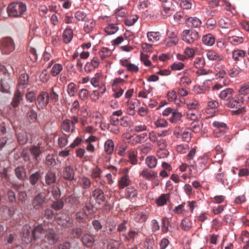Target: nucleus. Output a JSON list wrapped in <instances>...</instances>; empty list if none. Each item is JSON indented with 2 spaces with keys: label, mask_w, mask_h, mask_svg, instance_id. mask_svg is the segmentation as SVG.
Here are the masks:
<instances>
[{
  "label": "nucleus",
  "mask_w": 249,
  "mask_h": 249,
  "mask_svg": "<svg viewBox=\"0 0 249 249\" xmlns=\"http://www.w3.org/2000/svg\"><path fill=\"white\" fill-rule=\"evenodd\" d=\"M245 101L243 97L240 99L237 97L233 98V96L226 103L225 106L231 108L236 109L231 111L232 115H239L244 113L246 111V107L245 106Z\"/></svg>",
  "instance_id": "1"
},
{
  "label": "nucleus",
  "mask_w": 249,
  "mask_h": 249,
  "mask_svg": "<svg viewBox=\"0 0 249 249\" xmlns=\"http://www.w3.org/2000/svg\"><path fill=\"white\" fill-rule=\"evenodd\" d=\"M27 10L26 6L22 2H13L7 7V13L10 17H22Z\"/></svg>",
  "instance_id": "2"
},
{
  "label": "nucleus",
  "mask_w": 249,
  "mask_h": 249,
  "mask_svg": "<svg viewBox=\"0 0 249 249\" xmlns=\"http://www.w3.org/2000/svg\"><path fill=\"white\" fill-rule=\"evenodd\" d=\"M47 201L45 195L42 193H39L32 199L31 206L33 210L40 211L44 208Z\"/></svg>",
  "instance_id": "3"
},
{
  "label": "nucleus",
  "mask_w": 249,
  "mask_h": 249,
  "mask_svg": "<svg viewBox=\"0 0 249 249\" xmlns=\"http://www.w3.org/2000/svg\"><path fill=\"white\" fill-rule=\"evenodd\" d=\"M15 48V44L12 38L6 37L0 40V50L3 54H9Z\"/></svg>",
  "instance_id": "4"
},
{
  "label": "nucleus",
  "mask_w": 249,
  "mask_h": 249,
  "mask_svg": "<svg viewBox=\"0 0 249 249\" xmlns=\"http://www.w3.org/2000/svg\"><path fill=\"white\" fill-rule=\"evenodd\" d=\"M50 99L49 94L47 91H42L37 95L36 104L38 109L44 108L49 103Z\"/></svg>",
  "instance_id": "5"
},
{
  "label": "nucleus",
  "mask_w": 249,
  "mask_h": 249,
  "mask_svg": "<svg viewBox=\"0 0 249 249\" xmlns=\"http://www.w3.org/2000/svg\"><path fill=\"white\" fill-rule=\"evenodd\" d=\"M199 37L197 32L194 30H185L182 34V40L188 43H193Z\"/></svg>",
  "instance_id": "6"
},
{
  "label": "nucleus",
  "mask_w": 249,
  "mask_h": 249,
  "mask_svg": "<svg viewBox=\"0 0 249 249\" xmlns=\"http://www.w3.org/2000/svg\"><path fill=\"white\" fill-rule=\"evenodd\" d=\"M90 83L94 87L102 89L101 91L102 94L106 92V88L103 82V77L101 73H96L91 79Z\"/></svg>",
  "instance_id": "7"
},
{
  "label": "nucleus",
  "mask_w": 249,
  "mask_h": 249,
  "mask_svg": "<svg viewBox=\"0 0 249 249\" xmlns=\"http://www.w3.org/2000/svg\"><path fill=\"white\" fill-rule=\"evenodd\" d=\"M32 230L33 228L28 224H26L22 227L21 236L23 241L27 243L32 240Z\"/></svg>",
  "instance_id": "8"
},
{
  "label": "nucleus",
  "mask_w": 249,
  "mask_h": 249,
  "mask_svg": "<svg viewBox=\"0 0 249 249\" xmlns=\"http://www.w3.org/2000/svg\"><path fill=\"white\" fill-rule=\"evenodd\" d=\"M213 125L215 128L213 133L216 137H219L221 134L224 133L227 129V124L219 121H214L213 123Z\"/></svg>",
  "instance_id": "9"
},
{
  "label": "nucleus",
  "mask_w": 249,
  "mask_h": 249,
  "mask_svg": "<svg viewBox=\"0 0 249 249\" xmlns=\"http://www.w3.org/2000/svg\"><path fill=\"white\" fill-rule=\"evenodd\" d=\"M119 120L117 117L111 116L110 123L104 125V127L114 134H118L120 131L119 126Z\"/></svg>",
  "instance_id": "10"
},
{
  "label": "nucleus",
  "mask_w": 249,
  "mask_h": 249,
  "mask_svg": "<svg viewBox=\"0 0 249 249\" xmlns=\"http://www.w3.org/2000/svg\"><path fill=\"white\" fill-rule=\"evenodd\" d=\"M62 177L66 180L72 181L75 180V173L71 165L66 166L63 170Z\"/></svg>",
  "instance_id": "11"
},
{
  "label": "nucleus",
  "mask_w": 249,
  "mask_h": 249,
  "mask_svg": "<svg viewBox=\"0 0 249 249\" xmlns=\"http://www.w3.org/2000/svg\"><path fill=\"white\" fill-rule=\"evenodd\" d=\"M92 196L97 204H101L106 200L105 193L102 189L97 188L92 192Z\"/></svg>",
  "instance_id": "12"
},
{
  "label": "nucleus",
  "mask_w": 249,
  "mask_h": 249,
  "mask_svg": "<svg viewBox=\"0 0 249 249\" xmlns=\"http://www.w3.org/2000/svg\"><path fill=\"white\" fill-rule=\"evenodd\" d=\"M45 182L41 181V184L45 186H49L55 182L56 180V174L51 170H48L45 175Z\"/></svg>",
  "instance_id": "13"
},
{
  "label": "nucleus",
  "mask_w": 249,
  "mask_h": 249,
  "mask_svg": "<svg viewBox=\"0 0 249 249\" xmlns=\"http://www.w3.org/2000/svg\"><path fill=\"white\" fill-rule=\"evenodd\" d=\"M127 172L128 169L125 168L123 172V176H122L118 181V188L120 189H123L128 186L131 182V180Z\"/></svg>",
  "instance_id": "14"
},
{
  "label": "nucleus",
  "mask_w": 249,
  "mask_h": 249,
  "mask_svg": "<svg viewBox=\"0 0 249 249\" xmlns=\"http://www.w3.org/2000/svg\"><path fill=\"white\" fill-rule=\"evenodd\" d=\"M157 146L160 151H158L157 156L160 158L167 157L168 152L165 149L166 146V142L164 140L160 139L157 143Z\"/></svg>",
  "instance_id": "15"
},
{
  "label": "nucleus",
  "mask_w": 249,
  "mask_h": 249,
  "mask_svg": "<svg viewBox=\"0 0 249 249\" xmlns=\"http://www.w3.org/2000/svg\"><path fill=\"white\" fill-rule=\"evenodd\" d=\"M140 103L137 99L129 100L127 102V113L131 116H134L136 114L135 108L139 106Z\"/></svg>",
  "instance_id": "16"
},
{
  "label": "nucleus",
  "mask_w": 249,
  "mask_h": 249,
  "mask_svg": "<svg viewBox=\"0 0 249 249\" xmlns=\"http://www.w3.org/2000/svg\"><path fill=\"white\" fill-rule=\"evenodd\" d=\"M15 174L18 179L24 181L27 178V171L23 165L18 166L14 170Z\"/></svg>",
  "instance_id": "17"
},
{
  "label": "nucleus",
  "mask_w": 249,
  "mask_h": 249,
  "mask_svg": "<svg viewBox=\"0 0 249 249\" xmlns=\"http://www.w3.org/2000/svg\"><path fill=\"white\" fill-rule=\"evenodd\" d=\"M192 82V80L190 75L187 71H184L178 81V84L182 87H186L190 85Z\"/></svg>",
  "instance_id": "18"
},
{
  "label": "nucleus",
  "mask_w": 249,
  "mask_h": 249,
  "mask_svg": "<svg viewBox=\"0 0 249 249\" xmlns=\"http://www.w3.org/2000/svg\"><path fill=\"white\" fill-rule=\"evenodd\" d=\"M234 90L231 88H227L222 90L219 95V97L223 100H226L227 102L229 101L233 95Z\"/></svg>",
  "instance_id": "19"
},
{
  "label": "nucleus",
  "mask_w": 249,
  "mask_h": 249,
  "mask_svg": "<svg viewBox=\"0 0 249 249\" xmlns=\"http://www.w3.org/2000/svg\"><path fill=\"white\" fill-rule=\"evenodd\" d=\"M42 178V175L40 171H37L30 175L28 180L30 184L33 186H36L39 180Z\"/></svg>",
  "instance_id": "20"
},
{
  "label": "nucleus",
  "mask_w": 249,
  "mask_h": 249,
  "mask_svg": "<svg viewBox=\"0 0 249 249\" xmlns=\"http://www.w3.org/2000/svg\"><path fill=\"white\" fill-rule=\"evenodd\" d=\"M45 237L50 245L55 244L58 240V237L53 230H50L47 231Z\"/></svg>",
  "instance_id": "21"
},
{
  "label": "nucleus",
  "mask_w": 249,
  "mask_h": 249,
  "mask_svg": "<svg viewBox=\"0 0 249 249\" xmlns=\"http://www.w3.org/2000/svg\"><path fill=\"white\" fill-rule=\"evenodd\" d=\"M185 23L188 27L197 28L200 26L201 21L196 17H190L185 19Z\"/></svg>",
  "instance_id": "22"
},
{
  "label": "nucleus",
  "mask_w": 249,
  "mask_h": 249,
  "mask_svg": "<svg viewBox=\"0 0 249 249\" xmlns=\"http://www.w3.org/2000/svg\"><path fill=\"white\" fill-rule=\"evenodd\" d=\"M22 96L23 93L18 89L15 91L11 103L13 107L16 108L19 106L21 100L22 99Z\"/></svg>",
  "instance_id": "23"
},
{
  "label": "nucleus",
  "mask_w": 249,
  "mask_h": 249,
  "mask_svg": "<svg viewBox=\"0 0 249 249\" xmlns=\"http://www.w3.org/2000/svg\"><path fill=\"white\" fill-rule=\"evenodd\" d=\"M45 230L42 225H38L33 228V238L36 239L40 238L44 233Z\"/></svg>",
  "instance_id": "24"
},
{
  "label": "nucleus",
  "mask_w": 249,
  "mask_h": 249,
  "mask_svg": "<svg viewBox=\"0 0 249 249\" xmlns=\"http://www.w3.org/2000/svg\"><path fill=\"white\" fill-rule=\"evenodd\" d=\"M121 65L126 68L127 70L133 72H137L139 71V68L137 66L131 63L127 59L120 60Z\"/></svg>",
  "instance_id": "25"
},
{
  "label": "nucleus",
  "mask_w": 249,
  "mask_h": 249,
  "mask_svg": "<svg viewBox=\"0 0 249 249\" xmlns=\"http://www.w3.org/2000/svg\"><path fill=\"white\" fill-rule=\"evenodd\" d=\"M104 151L108 155H111L114 152V143L113 140L108 139L107 140L104 145Z\"/></svg>",
  "instance_id": "26"
},
{
  "label": "nucleus",
  "mask_w": 249,
  "mask_h": 249,
  "mask_svg": "<svg viewBox=\"0 0 249 249\" xmlns=\"http://www.w3.org/2000/svg\"><path fill=\"white\" fill-rule=\"evenodd\" d=\"M206 56L207 58L210 61H221L224 59L222 56L219 55L213 50H208L207 52Z\"/></svg>",
  "instance_id": "27"
},
{
  "label": "nucleus",
  "mask_w": 249,
  "mask_h": 249,
  "mask_svg": "<svg viewBox=\"0 0 249 249\" xmlns=\"http://www.w3.org/2000/svg\"><path fill=\"white\" fill-rule=\"evenodd\" d=\"M103 171L101 168L98 165L91 169V178L95 181L97 182V179H101Z\"/></svg>",
  "instance_id": "28"
},
{
  "label": "nucleus",
  "mask_w": 249,
  "mask_h": 249,
  "mask_svg": "<svg viewBox=\"0 0 249 249\" xmlns=\"http://www.w3.org/2000/svg\"><path fill=\"white\" fill-rule=\"evenodd\" d=\"M202 41L204 45L208 46H212L214 44L215 39L212 34H208L202 37Z\"/></svg>",
  "instance_id": "29"
},
{
  "label": "nucleus",
  "mask_w": 249,
  "mask_h": 249,
  "mask_svg": "<svg viewBox=\"0 0 249 249\" xmlns=\"http://www.w3.org/2000/svg\"><path fill=\"white\" fill-rule=\"evenodd\" d=\"M30 152L33 156L34 159L37 160V158L42 153L40 150V144L38 143L37 145H34L30 148Z\"/></svg>",
  "instance_id": "30"
},
{
  "label": "nucleus",
  "mask_w": 249,
  "mask_h": 249,
  "mask_svg": "<svg viewBox=\"0 0 249 249\" xmlns=\"http://www.w3.org/2000/svg\"><path fill=\"white\" fill-rule=\"evenodd\" d=\"M140 175L146 179L151 180L155 177V172L149 169L145 168L140 173Z\"/></svg>",
  "instance_id": "31"
},
{
  "label": "nucleus",
  "mask_w": 249,
  "mask_h": 249,
  "mask_svg": "<svg viewBox=\"0 0 249 249\" xmlns=\"http://www.w3.org/2000/svg\"><path fill=\"white\" fill-rule=\"evenodd\" d=\"M219 103L216 100H211L207 103V106L206 108V112L207 114L213 113L215 112L216 108L218 107Z\"/></svg>",
  "instance_id": "32"
},
{
  "label": "nucleus",
  "mask_w": 249,
  "mask_h": 249,
  "mask_svg": "<svg viewBox=\"0 0 249 249\" xmlns=\"http://www.w3.org/2000/svg\"><path fill=\"white\" fill-rule=\"evenodd\" d=\"M175 134L177 138H179L181 136L184 142H189L191 139V130L188 128H186L180 135L176 132H175Z\"/></svg>",
  "instance_id": "33"
},
{
  "label": "nucleus",
  "mask_w": 249,
  "mask_h": 249,
  "mask_svg": "<svg viewBox=\"0 0 249 249\" xmlns=\"http://www.w3.org/2000/svg\"><path fill=\"white\" fill-rule=\"evenodd\" d=\"M246 55V52L242 50L236 49L232 52V58L235 61H238Z\"/></svg>",
  "instance_id": "34"
},
{
  "label": "nucleus",
  "mask_w": 249,
  "mask_h": 249,
  "mask_svg": "<svg viewBox=\"0 0 249 249\" xmlns=\"http://www.w3.org/2000/svg\"><path fill=\"white\" fill-rule=\"evenodd\" d=\"M63 40L64 43H69L73 37V31L71 29H66L63 34Z\"/></svg>",
  "instance_id": "35"
},
{
  "label": "nucleus",
  "mask_w": 249,
  "mask_h": 249,
  "mask_svg": "<svg viewBox=\"0 0 249 249\" xmlns=\"http://www.w3.org/2000/svg\"><path fill=\"white\" fill-rule=\"evenodd\" d=\"M180 226L183 231H188L193 227V222L188 218H184L181 220Z\"/></svg>",
  "instance_id": "36"
},
{
  "label": "nucleus",
  "mask_w": 249,
  "mask_h": 249,
  "mask_svg": "<svg viewBox=\"0 0 249 249\" xmlns=\"http://www.w3.org/2000/svg\"><path fill=\"white\" fill-rule=\"evenodd\" d=\"M82 241L84 245L88 247H91L94 242L93 237L89 234H85L82 238Z\"/></svg>",
  "instance_id": "37"
},
{
  "label": "nucleus",
  "mask_w": 249,
  "mask_h": 249,
  "mask_svg": "<svg viewBox=\"0 0 249 249\" xmlns=\"http://www.w3.org/2000/svg\"><path fill=\"white\" fill-rule=\"evenodd\" d=\"M62 128L67 132H73L75 129V125L71 124L70 120L65 119L63 122Z\"/></svg>",
  "instance_id": "38"
},
{
  "label": "nucleus",
  "mask_w": 249,
  "mask_h": 249,
  "mask_svg": "<svg viewBox=\"0 0 249 249\" xmlns=\"http://www.w3.org/2000/svg\"><path fill=\"white\" fill-rule=\"evenodd\" d=\"M74 17L78 21H85L87 20L89 17L84 11L77 10L74 13Z\"/></svg>",
  "instance_id": "39"
},
{
  "label": "nucleus",
  "mask_w": 249,
  "mask_h": 249,
  "mask_svg": "<svg viewBox=\"0 0 249 249\" xmlns=\"http://www.w3.org/2000/svg\"><path fill=\"white\" fill-rule=\"evenodd\" d=\"M182 117V113L178 111V109H174L172 113V116L170 121L172 123H176L180 121Z\"/></svg>",
  "instance_id": "40"
},
{
  "label": "nucleus",
  "mask_w": 249,
  "mask_h": 249,
  "mask_svg": "<svg viewBox=\"0 0 249 249\" xmlns=\"http://www.w3.org/2000/svg\"><path fill=\"white\" fill-rule=\"evenodd\" d=\"M84 29L85 32L89 33L91 31L95 26V22L92 19H90L88 18L87 20L85 21Z\"/></svg>",
  "instance_id": "41"
},
{
  "label": "nucleus",
  "mask_w": 249,
  "mask_h": 249,
  "mask_svg": "<svg viewBox=\"0 0 249 249\" xmlns=\"http://www.w3.org/2000/svg\"><path fill=\"white\" fill-rule=\"evenodd\" d=\"M239 95L246 96L248 99H249V83H245L242 85L238 91Z\"/></svg>",
  "instance_id": "42"
},
{
  "label": "nucleus",
  "mask_w": 249,
  "mask_h": 249,
  "mask_svg": "<svg viewBox=\"0 0 249 249\" xmlns=\"http://www.w3.org/2000/svg\"><path fill=\"white\" fill-rule=\"evenodd\" d=\"M14 188L16 189L18 192V200L22 203H24L27 197V195L25 191H19L18 189L19 185H14Z\"/></svg>",
  "instance_id": "43"
},
{
  "label": "nucleus",
  "mask_w": 249,
  "mask_h": 249,
  "mask_svg": "<svg viewBox=\"0 0 249 249\" xmlns=\"http://www.w3.org/2000/svg\"><path fill=\"white\" fill-rule=\"evenodd\" d=\"M79 184L83 189H87L90 187L91 181L88 177H83L79 179Z\"/></svg>",
  "instance_id": "44"
},
{
  "label": "nucleus",
  "mask_w": 249,
  "mask_h": 249,
  "mask_svg": "<svg viewBox=\"0 0 249 249\" xmlns=\"http://www.w3.org/2000/svg\"><path fill=\"white\" fill-rule=\"evenodd\" d=\"M185 203L182 202L181 204L176 206L173 211L176 214H182L184 215H186L188 212L184 209Z\"/></svg>",
  "instance_id": "45"
},
{
  "label": "nucleus",
  "mask_w": 249,
  "mask_h": 249,
  "mask_svg": "<svg viewBox=\"0 0 249 249\" xmlns=\"http://www.w3.org/2000/svg\"><path fill=\"white\" fill-rule=\"evenodd\" d=\"M199 114L196 111L188 110L186 112L187 119L196 122L199 118Z\"/></svg>",
  "instance_id": "46"
},
{
  "label": "nucleus",
  "mask_w": 249,
  "mask_h": 249,
  "mask_svg": "<svg viewBox=\"0 0 249 249\" xmlns=\"http://www.w3.org/2000/svg\"><path fill=\"white\" fill-rule=\"evenodd\" d=\"M125 195L127 198L131 199L137 197L138 192L133 187H129L126 189Z\"/></svg>",
  "instance_id": "47"
},
{
  "label": "nucleus",
  "mask_w": 249,
  "mask_h": 249,
  "mask_svg": "<svg viewBox=\"0 0 249 249\" xmlns=\"http://www.w3.org/2000/svg\"><path fill=\"white\" fill-rule=\"evenodd\" d=\"M169 199V196L168 194H163L157 198V205L162 206L165 205L167 201Z\"/></svg>",
  "instance_id": "48"
},
{
  "label": "nucleus",
  "mask_w": 249,
  "mask_h": 249,
  "mask_svg": "<svg viewBox=\"0 0 249 249\" xmlns=\"http://www.w3.org/2000/svg\"><path fill=\"white\" fill-rule=\"evenodd\" d=\"M66 202L72 206H77L79 203V198L74 195H70L66 199Z\"/></svg>",
  "instance_id": "49"
},
{
  "label": "nucleus",
  "mask_w": 249,
  "mask_h": 249,
  "mask_svg": "<svg viewBox=\"0 0 249 249\" xmlns=\"http://www.w3.org/2000/svg\"><path fill=\"white\" fill-rule=\"evenodd\" d=\"M119 29L117 26L113 24H108L105 28V31L108 35H113L116 33Z\"/></svg>",
  "instance_id": "50"
},
{
  "label": "nucleus",
  "mask_w": 249,
  "mask_h": 249,
  "mask_svg": "<svg viewBox=\"0 0 249 249\" xmlns=\"http://www.w3.org/2000/svg\"><path fill=\"white\" fill-rule=\"evenodd\" d=\"M218 24L221 28L224 29L230 28L231 26V20L226 18H221Z\"/></svg>",
  "instance_id": "51"
},
{
  "label": "nucleus",
  "mask_w": 249,
  "mask_h": 249,
  "mask_svg": "<svg viewBox=\"0 0 249 249\" xmlns=\"http://www.w3.org/2000/svg\"><path fill=\"white\" fill-rule=\"evenodd\" d=\"M62 70L63 67L61 64L58 63L55 64L52 68L51 74L53 76H56Z\"/></svg>",
  "instance_id": "52"
},
{
  "label": "nucleus",
  "mask_w": 249,
  "mask_h": 249,
  "mask_svg": "<svg viewBox=\"0 0 249 249\" xmlns=\"http://www.w3.org/2000/svg\"><path fill=\"white\" fill-rule=\"evenodd\" d=\"M162 10L161 12V16L163 18H166L172 14V10L169 7L166 6L165 4L162 6Z\"/></svg>",
  "instance_id": "53"
},
{
  "label": "nucleus",
  "mask_w": 249,
  "mask_h": 249,
  "mask_svg": "<svg viewBox=\"0 0 249 249\" xmlns=\"http://www.w3.org/2000/svg\"><path fill=\"white\" fill-rule=\"evenodd\" d=\"M145 163L149 168L156 167V157L154 156H149L145 159Z\"/></svg>",
  "instance_id": "54"
},
{
  "label": "nucleus",
  "mask_w": 249,
  "mask_h": 249,
  "mask_svg": "<svg viewBox=\"0 0 249 249\" xmlns=\"http://www.w3.org/2000/svg\"><path fill=\"white\" fill-rule=\"evenodd\" d=\"M45 163L49 167H53L56 164L54 157L51 155H48L46 156Z\"/></svg>",
  "instance_id": "55"
},
{
  "label": "nucleus",
  "mask_w": 249,
  "mask_h": 249,
  "mask_svg": "<svg viewBox=\"0 0 249 249\" xmlns=\"http://www.w3.org/2000/svg\"><path fill=\"white\" fill-rule=\"evenodd\" d=\"M196 149L195 148H192L188 154L187 155L186 159L189 160V163L190 166H195V162L192 161L195 155H196Z\"/></svg>",
  "instance_id": "56"
},
{
  "label": "nucleus",
  "mask_w": 249,
  "mask_h": 249,
  "mask_svg": "<svg viewBox=\"0 0 249 249\" xmlns=\"http://www.w3.org/2000/svg\"><path fill=\"white\" fill-rule=\"evenodd\" d=\"M199 102L196 99H193L186 104V106L189 110L196 109L199 107Z\"/></svg>",
  "instance_id": "57"
},
{
  "label": "nucleus",
  "mask_w": 249,
  "mask_h": 249,
  "mask_svg": "<svg viewBox=\"0 0 249 249\" xmlns=\"http://www.w3.org/2000/svg\"><path fill=\"white\" fill-rule=\"evenodd\" d=\"M153 93L152 91V89L148 90H142L139 91L138 93V97L143 98H149L151 99V97L153 96Z\"/></svg>",
  "instance_id": "58"
},
{
  "label": "nucleus",
  "mask_w": 249,
  "mask_h": 249,
  "mask_svg": "<svg viewBox=\"0 0 249 249\" xmlns=\"http://www.w3.org/2000/svg\"><path fill=\"white\" fill-rule=\"evenodd\" d=\"M77 91L76 85L74 83L71 82L68 85L67 87V92L70 97H73L75 95V93Z\"/></svg>",
  "instance_id": "59"
},
{
  "label": "nucleus",
  "mask_w": 249,
  "mask_h": 249,
  "mask_svg": "<svg viewBox=\"0 0 249 249\" xmlns=\"http://www.w3.org/2000/svg\"><path fill=\"white\" fill-rule=\"evenodd\" d=\"M138 17L136 15H132L128 17L124 21V24L126 26L133 25L138 20Z\"/></svg>",
  "instance_id": "60"
},
{
  "label": "nucleus",
  "mask_w": 249,
  "mask_h": 249,
  "mask_svg": "<svg viewBox=\"0 0 249 249\" xmlns=\"http://www.w3.org/2000/svg\"><path fill=\"white\" fill-rule=\"evenodd\" d=\"M169 225V222L167 217H163L161 219L160 226L162 231L163 233H166L168 231Z\"/></svg>",
  "instance_id": "61"
},
{
  "label": "nucleus",
  "mask_w": 249,
  "mask_h": 249,
  "mask_svg": "<svg viewBox=\"0 0 249 249\" xmlns=\"http://www.w3.org/2000/svg\"><path fill=\"white\" fill-rule=\"evenodd\" d=\"M241 72L240 69L238 67H233L228 71L229 75L231 78L237 77Z\"/></svg>",
  "instance_id": "62"
},
{
  "label": "nucleus",
  "mask_w": 249,
  "mask_h": 249,
  "mask_svg": "<svg viewBox=\"0 0 249 249\" xmlns=\"http://www.w3.org/2000/svg\"><path fill=\"white\" fill-rule=\"evenodd\" d=\"M184 53L187 59L194 57L196 54V51L193 48L187 47L184 51Z\"/></svg>",
  "instance_id": "63"
},
{
  "label": "nucleus",
  "mask_w": 249,
  "mask_h": 249,
  "mask_svg": "<svg viewBox=\"0 0 249 249\" xmlns=\"http://www.w3.org/2000/svg\"><path fill=\"white\" fill-rule=\"evenodd\" d=\"M64 227H71L73 225V220L69 217H66L65 219H61L59 222Z\"/></svg>",
  "instance_id": "64"
}]
</instances>
